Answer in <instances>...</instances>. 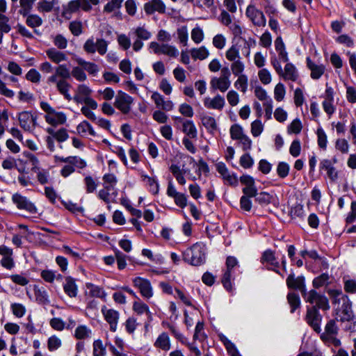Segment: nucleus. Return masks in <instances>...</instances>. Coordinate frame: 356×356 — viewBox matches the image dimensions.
<instances>
[{
  "instance_id": "f257e3e1",
  "label": "nucleus",
  "mask_w": 356,
  "mask_h": 356,
  "mask_svg": "<svg viewBox=\"0 0 356 356\" xmlns=\"http://www.w3.org/2000/svg\"><path fill=\"white\" fill-rule=\"evenodd\" d=\"M71 76L78 81H84L87 79V76L83 67H74L70 72L67 65L62 64L55 67V73L47 78V83L49 86L55 84L58 92L65 99L70 101L72 100V97L70 94L71 85L67 80L70 79Z\"/></svg>"
},
{
  "instance_id": "f03ea898",
  "label": "nucleus",
  "mask_w": 356,
  "mask_h": 356,
  "mask_svg": "<svg viewBox=\"0 0 356 356\" xmlns=\"http://www.w3.org/2000/svg\"><path fill=\"white\" fill-rule=\"evenodd\" d=\"M286 284L289 289L299 291L306 302H312L315 300H318L321 305L326 302L323 294L318 293L315 289L307 291L305 278L303 275L296 277L294 273L291 272L286 280Z\"/></svg>"
},
{
  "instance_id": "7ed1b4c3",
  "label": "nucleus",
  "mask_w": 356,
  "mask_h": 356,
  "mask_svg": "<svg viewBox=\"0 0 356 356\" xmlns=\"http://www.w3.org/2000/svg\"><path fill=\"white\" fill-rule=\"evenodd\" d=\"M323 297L325 299V303L321 305L318 300L309 302L312 306H307L306 315L305 316V321L311 327L314 332L320 334L321 332V322L323 316L319 312V309L327 311L330 309L329 301L327 298L323 295Z\"/></svg>"
},
{
  "instance_id": "20e7f679",
  "label": "nucleus",
  "mask_w": 356,
  "mask_h": 356,
  "mask_svg": "<svg viewBox=\"0 0 356 356\" xmlns=\"http://www.w3.org/2000/svg\"><path fill=\"white\" fill-rule=\"evenodd\" d=\"M183 259L193 266L203 264L206 260L204 246L200 243L193 244L183 252Z\"/></svg>"
},
{
  "instance_id": "39448f33",
  "label": "nucleus",
  "mask_w": 356,
  "mask_h": 356,
  "mask_svg": "<svg viewBox=\"0 0 356 356\" xmlns=\"http://www.w3.org/2000/svg\"><path fill=\"white\" fill-rule=\"evenodd\" d=\"M339 332V327L337 325L336 320H330L325 327V331L321 332V339L325 343H330L335 346H339L341 344V341L337 339Z\"/></svg>"
},
{
  "instance_id": "423d86ee",
  "label": "nucleus",
  "mask_w": 356,
  "mask_h": 356,
  "mask_svg": "<svg viewBox=\"0 0 356 356\" xmlns=\"http://www.w3.org/2000/svg\"><path fill=\"white\" fill-rule=\"evenodd\" d=\"M230 76L229 69L227 67H222L220 71V76L211 79V88L213 90H219L222 92H225L231 85Z\"/></svg>"
},
{
  "instance_id": "0eeeda50",
  "label": "nucleus",
  "mask_w": 356,
  "mask_h": 356,
  "mask_svg": "<svg viewBox=\"0 0 356 356\" xmlns=\"http://www.w3.org/2000/svg\"><path fill=\"white\" fill-rule=\"evenodd\" d=\"M260 261L262 264L266 265V268L268 270L274 271L282 277H284V274L280 270V263L275 257V252L273 250L270 249L265 250L262 253Z\"/></svg>"
},
{
  "instance_id": "6e6552de",
  "label": "nucleus",
  "mask_w": 356,
  "mask_h": 356,
  "mask_svg": "<svg viewBox=\"0 0 356 356\" xmlns=\"http://www.w3.org/2000/svg\"><path fill=\"white\" fill-rule=\"evenodd\" d=\"M245 15L254 26L264 27L266 24V18L264 13L252 4L247 6Z\"/></svg>"
},
{
  "instance_id": "1a4fd4ad",
  "label": "nucleus",
  "mask_w": 356,
  "mask_h": 356,
  "mask_svg": "<svg viewBox=\"0 0 356 356\" xmlns=\"http://www.w3.org/2000/svg\"><path fill=\"white\" fill-rule=\"evenodd\" d=\"M134 99L126 92L119 90L115 96L114 106L123 114L130 112Z\"/></svg>"
},
{
  "instance_id": "9d476101",
  "label": "nucleus",
  "mask_w": 356,
  "mask_h": 356,
  "mask_svg": "<svg viewBox=\"0 0 356 356\" xmlns=\"http://www.w3.org/2000/svg\"><path fill=\"white\" fill-rule=\"evenodd\" d=\"M12 201L17 209L20 210H25L32 214L38 213V209L35 204L29 198L18 193L12 195Z\"/></svg>"
},
{
  "instance_id": "9b49d317",
  "label": "nucleus",
  "mask_w": 356,
  "mask_h": 356,
  "mask_svg": "<svg viewBox=\"0 0 356 356\" xmlns=\"http://www.w3.org/2000/svg\"><path fill=\"white\" fill-rule=\"evenodd\" d=\"M342 302L341 307L338 309L337 315L341 321H350L354 318V314L352 310V302L347 296H342L341 298Z\"/></svg>"
},
{
  "instance_id": "f8f14e48",
  "label": "nucleus",
  "mask_w": 356,
  "mask_h": 356,
  "mask_svg": "<svg viewBox=\"0 0 356 356\" xmlns=\"http://www.w3.org/2000/svg\"><path fill=\"white\" fill-rule=\"evenodd\" d=\"M133 284L139 290L143 298L149 299L153 296V289L148 280L136 277L133 280Z\"/></svg>"
},
{
  "instance_id": "ddd939ff",
  "label": "nucleus",
  "mask_w": 356,
  "mask_h": 356,
  "mask_svg": "<svg viewBox=\"0 0 356 356\" xmlns=\"http://www.w3.org/2000/svg\"><path fill=\"white\" fill-rule=\"evenodd\" d=\"M101 312L105 321L109 324L110 330L115 332L120 318V314L118 311L107 307L106 305L102 307Z\"/></svg>"
},
{
  "instance_id": "4468645a",
  "label": "nucleus",
  "mask_w": 356,
  "mask_h": 356,
  "mask_svg": "<svg viewBox=\"0 0 356 356\" xmlns=\"http://www.w3.org/2000/svg\"><path fill=\"white\" fill-rule=\"evenodd\" d=\"M99 2V0H73L68 3L67 10L70 13L76 12L79 8L84 11H90L92 6H96Z\"/></svg>"
},
{
  "instance_id": "2eb2a0df",
  "label": "nucleus",
  "mask_w": 356,
  "mask_h": 356,
  "mask_svg": "<svg viewBox=\"0 0 356 356\" xmlns=\"http://www.w3.org/2000/svg\"><path fill=\"white\" fill-rule=\"evenodd\" d=\"M37 117L31 112L24 111L19 115L20 127L26 131H31L36 124Z\"/></svg>"
},
{
  "instance_id": "dca6fc26",
  "label": "nucleus",
  "mask_w": 356,
  "mask_h": 356,
  "mask_svg": "<svg viewBox=\"0 0 356 356\" xmlns=\"http://www.w3.org/2000/svg\"><path fill=\"white\" fill-rule=\"evenodd\" d=\"M216 168L225 181V184L232 186H236L238 185V179L236 176L234 174H229L228 168L223 162H218L216 163Z\"/></svg>"
},
{
  "instance_id": "f3484780",
  "label": "nucleus",
  "mask_w": 356,
  "mask_h": 356,
  "mask_svg": "<svg viewBox=\"0 0 356 356\" xmlns=\"http://www.w3.org/2000/svg\"><path fill=\"white\" fill-rule=\"evenodd\" d=\"M284 81L296 82L299 79V72L296 67L291 63H287L282 73L278 74Z\"/></svg>"
},
{
  "instance_id": "a211bd4d",
  "label": "nucleus",
  "mask_w": 356,
  "mask_h": 356,
  "mask_svg": "<svg viewBox=\"0 0 356 356\" xmlns=\"http://www.w3.org/2000/svg\"><path fill=\"white\" fill-rule=\"evenodd\" d=\"M144 10L147 15H152L155 12L164 14L166 10V6L161 0H151L145 3Z\"/></svg>"
},
{
  "instance_id": "6ab92c4d",
  "label": "nucleus",
  "mask_w": 356,
  "mask_h": 356,
  "mask_svg": "<svg viewBox=\"0 0 356 356\" xmlns=\"http://www.w3.org/2000/svg\"><path fill=\"white\" fill-rule=\"evenodd\" d=\"M307 67L311 71V78L315 80L319 79L325 71V67L323 64L317 65L309 57L306 59Z\"/></svg>"
},
{
  "instance_id": "aec40b11",
  "label": "nucleus",
  "mask_w": 356,
  "mask_h": 356,
  "mask_svg": "<svg viewBox=\"0 0 356 356\" xmlns=\"http://www.w3.org/2000/svg\"><path fill=\"white\" fill-rule=\"evenodd\" d=\"M319 168L321 170H325L327 172L328 178L332 181H335L338 179V172L333 165V163L330 159H323L320 162Z\"/></svg>"
},
{
  "instance_id": "412c9836",
  "label": "nucleus",
  "mask_w": 356,
  "mask_h": 356,
  "mask_svg": "<svg viewBox=\"0 0 356 356\" xmlns=\"http://www.w3.org/2000/svg\"><path fill=\"white\" fill-rule=\"evenodd\" d=\"M225 102L223 97L217 95L213 99L205 97L204 99V105L209 109L222 110L225 106Z\"/></svg>"
},
{
  "instance_id": "4be33fe9",
  "label": "nucleus",
  "mask_w": 356,
  "mask_h": 356,
  "mask_svg": "<svg viewBox=\"0 0 356 356\" xmlns=\"http://www.w3.org/2000/svg\"><path fill=\"white\" fill-rule=\"evenodd\" d=\"M63 290L70 298H76L78 294V286L75 279L70 276L66 277L63 284Z\"/></svg>"
},
{
  "instance_id": "5701e85b",
  "label": "nucleus",
  "mask_w": 356,
  "mask_h": 356,
  "mask_svg": "<svg viewBox=\"0 0 356 356\" xmlns=\"http://www.w3.org/2000/svg\"><path fill=\"white\" fill-rule=\"evenodd\" d=\"M154 346L163 351H168L171 348L170 339L168 333L163 332L160 334L154 343Z\"/></svg>"
},
{
  "instance_id": "b1692460",
  "label": "nucleus",
  "mask_w": 356,
  "mask_h": 356,
  "mask_svg": "<svg viewBox=\"0 0 356 356\" xmlns=\"http://www.w3.org/2000/svg\"><path fill=\"white\" fill-rule=\"evenodd\" d=\"M46 54L49 59L53 63L58 64L63 61L67 60V56L65 53L58 51L56 48H49L46 50Z\"/></svg>"
},
{
  "instance_id": "393cba45",
  "label": "nucleus",
  "mask_w": 356,
  "mask_h": 356,
  "mask_svg": "<svg viewBox=\"0 0 356 356\" xmlns=\"http://www.w3.org/2000/svg\"><path fill=\"white\" fill-rule=\"evenodd\" d=\"M44 118L46 122L52 126L63 124L66 122V115L62 112H56V111L54 113L46 115Z\"/></svg>"
},
{
  "instance_id": "a878e982",
  "label": "nucleus",
  "mask_w": 356,
  "mask_h": 356,
  "mask_svg": "<svg viewBox=\"0 0 356 356\" xmlns=\"http://www.w3.org/2000/svg\"><path fill=\"white\" fill-rule=\"evenodd\" d=\"M76 131L81 136H86L88 134L94 137L97 136L91 124L86 120L78 124Z\"/></svg>"
},
{
  "instance_id": "bb28decb",
  "label": "nucleus",
  "mask_w": 356,
  "mask_h": 356,
  "mask_svg": "<svg viewBox=\"0 0 356 356\" xmlns=\"http://www.w3.org/2000/svg\"><path fill=\"white\" fill-rule=\"evenodd\" d=\"M133 310L138 315H142L145 314L148 318H151L152 313L149 311V307L147 304L143 302L140 298L133 303Z\"/></svg>"
},
{
  "instance_id": "cd10ccee",
  "label": "nucleus",
  "mask_w": 356,
  "mask_h": 356,
  "mask_svg": "<svg viewBox=\"0 0 356 356\" xmlns=\"http://www.w3.org/2000/svg\"><path fill=\"white\" fill-rule=\"evenodd\" d=\"M275 50L278 52L280 58L284 62L289 61L288 54L285 49V44L282 40V38L280 36L277 37L275 40Z\"/></svg>"
},
{
  "instance_id": "c85d7f7f",
  "label": "nucleus",
  "mask_w": 356,
  "mask_h": 356,
  "mask_svg": "<svg viewBox=\"0 0 356 356\" xmlns=\"http://www.w3.org/2000/svg\"><path fill=\"white\" fill-rule=\"evenodd\" d=\"M42 18L35 14H31L27 16L26 19V24L28 26L34 29V33L39 35V32L36 30V28L40 26L42 24Z\"/></svg>"
},
{
  "instance_id": "c756f323",
  "label": "nucleus",
  "mask_w": 356,
  "mask_h": 356,
  "mask_svg": "<svg viewBox=\"0 0 356 356\" xmlns=\"http://www.w3.org/2000/svg\"><path fill=\"white\" fill-rule=\"evenodd\" d=\"M77 63L80 66L83 67L84 70L88 72L89 74L92 76H96L97 74L99 67L95 63L86 61L82 58L78 59Z\"/></svg>"
},
{
  "instance_id": "7c9ffc66",
  "label": "nucleus",
  "mask_w": 356,
  "mask_h": 356,
  "mask_svg": "<svg viewBox=\"0 0 356 356\" xmlns=\"http://www.w3.org/2000/svg\"><path fill=\"white\" fill-rule=\"evenodd\" d=\"M202 123L203 126L207 129V131L214 134L218 129L217 123L214 118L205 115L202 118Z\"/></svg>"
},
{
  "instance_id": "2f4dec72",
  "label": "nucleus",
  "mask_w": 356,
  "mask_h": 356,
  "mask_svg": "<svg viewBox=\"0 0 356 356\" xmlns=\"http://www.w3.org/2000/svg\"><path fill=\"white\" fill-rule=\"evenodd\" d=\"M287 301L291 307V313H293L300 307V299L298 294L293 292L289 293L287 295Z\"/></svg>"
},
{
  "instance_id": "473e14b6",
  "label": "nucleus",
  "mask_w": 356,
  "mask_h": 356,
  "mask_svg": "<svg viewBox=\"0 0 356 356\" xmlns=\"http://www.w3.org/2000/svg\"><path fill=\"white\" fill-rule=\"evenodd\" d=\"M182 131L191 138L197 137V131L194 123L191 120H186L183 123Z\"/></svg>"
},
{
  "instance_id": "72a5a7b5",
  "label": "nucleus",
  "mask_w": 356,
  "mask_h": 356,
  "mask_svg": "<svg viewBox=\"0 0 356 356\" xmlns=\"http://www.w3.org/2000/svg\"><path fill=\"white\" fill-rule=\"evenodd\" d=\"M141 177L143 178V181H145L147 184L149 186V191L152 194L156 195L159 193V185L155 178L149 177L146 175H142Z\"/></svg>"
},
{
  "instance_id": "f704fd0d",
  "label": "nucleus",
  "mask_w": 356,
  "mask_h": 356,
  "mask_svg": "<svg viewBox=\"0 0 356 356\" xmlns=\"http://www.w3.org/2000/svg\"><path fill=\"white\" fill-rule=\"evenodd\" d=\"M83 182L85 184V188L87 193H94L98 186V182L97 179H95L90 175H88L84 178Z\"/></svg>"
},
{
  "instance_id": "c9c22d12",
  "label": "nucleus",
  "mask_w": 356,
  "mask_h": 356,
  "mask_svg": "<svg viewBox=\"0 0 356 356\" xmlns=\"http://www.w3.org/2000/svg\"><path fill=\"white\" fill-rule=\"evenodd\" d=\"M191 56L194 60H204L207 58L209 54V51L204 46L200 48H193L191 51Z\"/></svg>"
},
{
  "instance_id": "e433bc0d",
  "label": "nucleus",
  "mask_w": 356,
  "mask_h": 356,
  "mask_svg": "<svg viewBox=\"0 0 356 356\" xmlns=\"http://www.w3.org/2000/svg\"><path fill=\"white\" fill-rule=\"evenodd\" d=\"M10 19L3 14H0V43L2 40L3 33H7L11 30L9 24Z\"/></svg>"
},
{
  "instance_id": "4c0bfd02",
  "label": "nucleus",
  "mask_w": 356,
  "mask_h": 356,
  "mask_svg": "<svg viewBox=\"0 0 356 356\" xmlns=\"http://www.w3.org/2000/svg\"><path fill=\"white\" fill-rule=\"evenodd\" d=\"M61 160L65 163H70L74 167L76 166L80 169H83L86 167V162L78 156H68L66 158H63Z\"/></svg>"
},
{
  "instance_id": "58836bf2",
  "label": "nucleus",
  "mask_w": 356,
  "mask_h": 356,
  "mask_svg": "<svg viewBox=\"0 0 356 356\" xmlns=\"http://www.w3.org/2000/svg\"><path fill=\"white\" fill-rule=\"evenodd\" d=\"M165 54L170 57L176 58L179 55L178 49L175 47L168 44H161L160 54Z\"/></svg>"
},
{
  "instance_id": "ea45409f",
  "label": "nucleus",
  "mask_w": 356,
  "mask_h": 356,
  "mask_svg": "<svg viewBox=\"0 0 356 356\" xmlns=\"http://www.w3.org/2000/svg\"><path fill=\"white\" fill-rule=\"evenodd\" d=\"M86 286L89 289L90 296L99 298H103L106 296V293L103 288L91 283L86 284Z\"/></svg>"
},
{
  "instance_id": "a19ab883",
  "label": "nucleus",
  "mask_w": 356,
  "mask_h": 356,
  "mask_svg": "<svg viewBox=\"0 0 356 356\" xmlns=\"http://www.w3.org/2000/svg\"><path fill=\"white\" fill-rule=\"evenodd\" d=\"M91 334V330L86 325H79L74 331V337L77 339H85L89 338Z\"/></svg>"
},
{
  "instance_id": "79ce46f5",
  "label": "nucleus",
  "mask_w": 356,
  "mask_h": 356,
  "mask_svg": "<svg viewBox=\"0 0 356 356\" xmlns=\"http://www.w3.org/2000/svg\"><path fill=\"white\" fill-rule=\"evenodd\" d=\"M93 356H105L106 354V346L100 339L95 340L93 342Z\"/></svg>"
},
{
  "instance_id": "37998d69",
  "label": "nucleus",
  "mask_w": 356,
  "mask_h": 356,
  "mask_svg": "<svg viewBox=\"0 0 356 356\" xmlns=\"http://www.w3.org/2000/svg\"><path fill=\"white\" fill-rule=\"evenodd\" d=\"M69 29L74 36H79L83 32V24L80 21L74 20L69 24Z\"/></svg>"
},
{
  "instance_id": "c03bdc74",
  "label": "nucleus",
  "mask_w": 356,
  "mask_h": 356,
  "mask_svg": "<svg viewBox=\"0 0 356 356\" xmlns=\"http://www.w3.org/2000/svg\"><path fill=\"white\" fill-rule=\"evenodd\" d=\"M62 346V341L60 338L56 335L50 337L47 340V348L50 352L55 351L60 348Z\"/></svg>"
},
{
  "instance_id": "a18cd8bd",
  "label": "nucleus",
  "mask_w": 356,
  "mask_h": 356,
  "mask_svg": "<svg viewBox=\"0 0 356 356\" xmlns=\"http://www.w3.org/2000/svg\"><path fill=\"white\" fill-rule=\"evenodd\" d=\"M316 134L318 137V147L325 150L327 148V135L322 127H318L316 131Z\"/></svg>"
},
{
  "instance_id": "49530a36",
  "label": "nucleus",
  "mask_w": 356,
  "mask_h": 356,
  "mask_svg": "<svg viewBox=\"0 0 356 356\" xmlns=\"http://www.w3.org/2000/svg\"><path fill=\"white\" fill-rule=\"evenodd\" d=\"M133 33L136 35L138 39L147 40H149L152 34L147 31L144 26H138L135 29L132 30Z\"/></svg>"
},
{
  "instance_id": "de8ad7c7",
  "label": "nucleus",
  "mask_w": 356,
  "mask_h": 356,
  "mask_svg": "<svg viewBox=\"0 0 356 356\" xmlns=\"http://www.w3.org/2000/svg\"><path fill=\"white\" fill-rule=\"evenodd\" d=\"M248 76L246 75L241 74L238 76V79L234 83V86L241 92H245L248 88Z\"/></svg>"
},
{
  "instance_id": "09e8293b",
  "label": "nucleus",
  "mask_w": 356,
  "mask_h": 356,
  "mask_svg": "<svg viewBox=\"0 0 356 356\" xmlns=\"http://www.w3.org/2000/svg\"><path fill=\"white\" fill-rule=\"evenodd\" d=\"M230 136L232 140H238L245 134L242 127L238 124H233L230 128Z\"/></svg>"
},
{
  "instance_id": "8fccbe9b",
  "label": "nucleus",
  "mask_w": 356,
  "mask_h": 356,
  "mask_svg": "<svg viewBox=\"0 0 356 356\" xmlns=\"http://www.w3.org/2000/svg\"><path fill=\"white\" fill-rule=\"evenodd\" d=\"M290 170L289 165L284 161L279 162L277 166V173L279 177L284 179L289 175Z\"/></svg>"
},
{
  "instance_id": "3c124183",
  "label": "nucleus",
  "mask_w": 356,
  "mask_h": 356,
  "mask_svg": "<svg viewBox=\"0 0 356 356\" xmlns=\"http://www.w3.org/2000/svg\"><path fill=\"white\" fill-rule=\"evenodd\" d=\"M117 40L118 44L123 50H128L131 45L129 37L124 33L118 34Z\"/></svg>"
},
{
  "instance_id": "603ef678",
  "label": "nucleus",
  "mask_w": 356,
  "mask_h": 356,
  "mask_svg": "<svg viewBox=\"0 0 356 356\" xmlns=\"http://www.w3.org/2000/svg\"><path fill=\"white\" fill-rule=\"evenodd\" d=\"M286 94L285 86L282 83H278L274 89V97L276 101L281 102L284 99Z\"/></svg>"
},
{
  "instance_id": "864d4df0",
  "label": "nucleus",
  "mask_w": 356,
  "mask_h": 356,
  "mask_svg": "<svg viewBox=\"0 0 356 356\" xmlns=\"http://www.w3.org/2000/svg\"><path fill=\"white\" fill-rule=\"evenodd\" d=\"M264 130V125L260 120H256L251 124V134L253 136L257 137L261 135Z\"/></svg>"
},
{
  "instance_id": "5fc2aeb1",
  "label": "nucleus",
  "mask_w": 356,
  "mask_h": 356,
  "mask_svg": "<svg viewBox=\"0 0 356 356\" xmlns=\"http://www.w3.org/2000/svg\"><path fill=\"white\" fill-rule=\"evenodd\" d=\"M329 275L327 273H323L318 277L314 278L312 282L313 286L318 289L327 283Z\"/></svg>"
},
{
  "instance_id": "6e6d98bb",
  "label": "nucleus",
  "mask_w": 356,
  "mask_h": 356,
  "mask_svg": "<svg viewBox=\"0 0 356 356\" xmlns=\"http://www.w3.org/2000/svg\"><path fill=\"white\" fill-rule=\"evenodd\" d=\"M272 196L266 192L257 193L255 197V201L261 205H266L270 203Z\"/></svg>"
},
{
  "instance_id": "4d7b16f0",
  "label": "nucleus",
  "mask_w": 356,
  "mask_h": 356,
  "mask_svg": "<svg viewBox=\"0 0 356 356\" xmlns=\"http://www.w3.org/2000/svg\"><path fill=\"white\" fill-rule=\"evenodd\" d=\"M115 257L117 260L118 268L119 270L124 269L127 266V256L119 250H115Z\"/></svg>"
},
{
  "instance_id": "13d9d810",
  "label": "nucleus",
  "mask_w": 356,
  "mask_h": 356,
  "mask_svg": "<svg viewBox=\"0 0 356 356\" xmlns=\"http://www.w3.org/2000/svg\"><path fill=\"white\" fill-rule=\"evenodd\" d=\"M53 1H41L37 4V9L40 13H49L53 10Z\"/></svg>"
},
{
  "instance_id": "bf43d9fd",
  "label": "nucleus",
  "mask_w": 356,
  "mask_h": 356,
  "mask_svg": "<svg viewBox=\"0 0 356 356\" xmlns=\"http://www.w3.org/2000/svg\"><path fill=\"white\" fill-rule=\"evenodd\" d=\"M322 106L324 111L330 118L335 112L336 108L334 105V100L324 99L322 102Z\"/></svg>"
},
{
  "instance_id": "052dcab7",
  "label": "nucleus",
  "mask_w": 356,
  "mask_h": 356,
  "mask_svg": "<svg viewBox=\"0 0 356 356\" xmlns=\"http://www.w3.org/2000/svg\"><path fill=\"white\" fill-rule=\"evenodd\" d=\"M258 76L260 81L264 85L269 84L271 82V74L270 72L266 68H263L259 71Z\"/></svg>"
},
{
  "instance_id": "680f3d73",
  "label": "nucleus",
  "mask_w": 356,
  "mask_h": 356,
  "mask_svg": "<svg viewBox=\"0 0 356 356\" xmlns=\"http://www.w3.org/2000/svg\"><path fill=\"white\" fill-rule=\"evenodd\" d=\"M41 277L47 282L53 283L56 277V271L51 270H42L40 273Z\"/></svg>"
},
{
  "instance_id": "e2e57ef3",
  "label": "nucleus",
  "mask_w": 356,
  "mask_h": 356,
  "mask_svg": "<svg viewBox=\"0 0 356 356\" xmlns=\"http://www.w3.org/2000/svg\"><path fill=\"white\" fill-rule=\"evenodd\" d=\"M108 42L103 38H97L96 40V51L100 55H104L107 51Z\"/></svg>"
},
{
  "instance_id": "0e129e2a",
  "label": "nucleus",
  "mask_w": 356,
  "mask_h": 356,
  "mask_svg": "<svg viewBox=\"0 0 356 356\" xmlns=\"http://www.w3.org/2000/svg\"><path fill=\"white\" fill-rule=\"evenodd\" d=\"M232 271L227 270L224 273L222 277V283L223 286L227 290L231 291L232 289Z\"/></svg>"
},
{
  "instance_id": "69168bd1",
  "label": "nucleus",
  "mask_w": 356,
  "mask_h": 356,
  "mask_svg": "<svg viewBox=\"0 0 356 356\" xmlns=\"http://www.w3.org/2000/svg\"><path fill=\"white\" fill-rule=\"evenodd\" d=\"M177 32L179 42L182 43L184 46H186L188 37L187 27L186 26H183L177 29Z\"/></svg>"
},
{
  "instance_id": "338daca9",
  "label": "nucleus",
  "mask_w": 356,
  "mask_h": 356,
  "mask_svg": "<svg viewBox=\"0 0 356 356\" xmlns=\"http://www.w3.org/2000/svg\"><path fill=\"white\" fill-rule=\"evenodd\" d=\"M335 147L342 154H347L349 150V144L344 138L337 139L335 143Z\"/></svg>"
},
{
  "instance_id": "774afa93",
  "label": "nucleus",
  "mask_w": 356,
  "mask_h": 356,
  "mask_svg": "<svg viewBox=\"0 0 356 356\" xmlns=\"http://www.w3.org/2000/svg\"><path fill=\"white\" fill-rule=\"evenodd\" d=\"M53 42L60 49H64L67 46V40L61 34L56 35L54 38Z\"/></svg>"
}]
</instances>
